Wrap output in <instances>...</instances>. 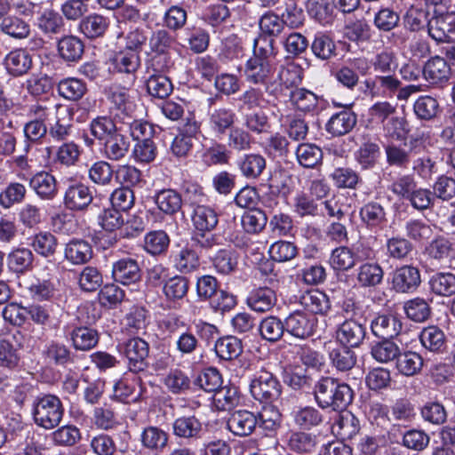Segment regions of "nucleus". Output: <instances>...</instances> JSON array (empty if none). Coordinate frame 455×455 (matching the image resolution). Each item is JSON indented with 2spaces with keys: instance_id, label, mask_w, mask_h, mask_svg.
I'll list each match as a JSON object with an SVG mask.
<instances>
[{
  "instance_id": "nucleus-1",
  "label": "nucleus",
  "mask_w": 455,
  "mask_h": 455,
  "mask_svg": "<svg viewBox=\"0 0 455 455\" xmlns=\"http://www.w3.org/2000/svg\"><path fill=\"white\" fill-rule=\"evenodd\" d=\"M277 53L278 50L272 39L255 38L253 40V54L246 61L244 68L246 81L253 84L264 85L267 92V84L271 82L276 70Z\"/></svg>"
},
{
  "instance_id": "nucleus-2",
  "label": "nucleus",
  "mask_w": 455,
  "mask_h": 455,
  "mask_svg": "<svg viewBox=\"0 0 455 455\" xmlns=\"http://www.w3.org/2000/svg\"><path fill=\"white\" fill-rule=\"evenodd\" d=\"M314 396L322 409L331 408L338 411L345 409L352 403L354 392L347 384L324 377L315 384Z\"/></svg>"
},
{
  "instance_id": "nucleus-3",
  "label": "nucleus",
  "mask_w": 455,
  "mask_h": 455,
  "mask_svg": "<svg viewBox=\"0 0 455 455\" xmlns=\"http://www.w3.org/2000/svg\"><path fill=\"white\" fill-rule=\"evenodd\" d=\"M432 17L427 23L428 35L436 42L455 39V12H449L444 0H425Z\"/></svg>"
},
{
  "instance_id": "nucleus-4",
  "label": "nucleus",
  "mask_w": 455,
  "mask_h": 455,
  "mask_svg": "<svg viewBox=\"0 0 455 455\" xmlns=\"http://www.w3.org/2000/svg\"><path fill=\"white\" fill-rule=\"evenodd\" d=\"M64 415L60 399L54 395H43L36 397L32 403V416L35 423L46 430L57 427Z\"/></svg>"
},
{
  "instance_id": "nucleus-5",
  "label": "nucleus",
  "mask_w": 455,
  "mask_h": 455,
  "mask_svg": "<svg viewBox=\"0 0 455 455\" xmlns=\"http://www.w3.org/2000/svg\"><path fill=\"white\" fill-rule=\"evenodd\" d=\"M250 393L255 400L264 403L276 401L282 393V385L270 371L261 369L251 379Z\"/></svg>"
},
{
  "instance_id": "nucleus-6",
  "label": "nucleus",
  "mask_w": 455,
  "mask_h": 455,
  "mask_svg": "<svg viewBox=\"0 0 455 455\" xmlns=\"http://www.w3.org/2000/svg\"><path fill=\"white\" fill-rule=\"evenodd\" d=\"M303 78L302 68L293 62L288 61L281 65L277 71H275L274 76L267 87V92L269 95L277 96L283 89L298 86Z\"/></svg>"
},
{
  "instance_id": "nucleus-7",
  "label": "nucleus",
  "mask_w": 455,
  "mask_h": 455,
  "mask_svg": "<svg viewBox=\"0 0 455 455\" xmlns=\"http://www.w3.org/2000/svg\"><path fill=\"white\" fill-rule=\"evenodd\" d=\"M93 188L89 185L80 181H73L65 190L64 206L72 212H85L93 201Z\"/></svg>"
},
{
  "instance_id": "nucleus-8",
  "label": "nucleus",
  "mask_w": 455,
  "mask_h": 455,
  "mask_svg": "<svg viewBox=\"0 0 455 455\" xmlns=\"http://www.w3.org/2000/svg\"><path fill=\"white\" fill-rule=\"evenodd\" d=\"M317 319L304 311L296 310L284 319L286 331L294 338L306 339L314 335Z\"/></svg>"
},
{
  "instance_id": "nucleus-9",
  "label": "nucleus",
  "mask_w": 455,
  "mask_h": 455,
  "mask_svg": "<svg viewBox=\"0 0 455 455\" xmlns=\"http://www.w3.org/2000/svg\"><path fill=\"white\" fill-rule=\"evenodd\" d=\"M109 111L115 120L119 123L133 115L135 111V103L130 95L129 90L115 86L110 88L108 94Z\"/></svg>"
},
{
  "instance_id": "nucleus-10",
  "label": "nucleus",
  "mask_w": 455,
  "mask_h": 455,
  "mask_svg": "<svg viewBox=\"0 0 455 455\" xmlns=\"http://www.w3.org/2000/svg\"><path fill=\"white\" fill-rule=\"evenodd\" d=\"M196 293L200 299H208L215 311L221 313L233 309L237 301L236 297L219 286H196Z\"/></svg>"
},
{
  "instance_id": "nucleus-11",
  "label": "nucleus",
  "mask_w": 455,
  "mask_h": 455,
  "mask_svg": "<svg viewBox=\"0 0 455 455\" xmlns=\"http://www.w3.org/2000/svg\"><path fill=\"white\" fill-rule=\"evenodd\" d=\"M124 352L131 371L140 372L147 368V358L149 353V346L147 341L140 338L130 339L124 343Z\"/></svg>"
},
{
  "instance_id": "nucleus-12",
  "label": "nucleus",
  "mask_w": 455,
  "mask_h": 455,
  "mask_svg": "<svg viewBox=\"0 0 455 455\" xmlns=\"http://www.w3.org/2000/svg\"><path fill=\"white\" fill-rule=\"evenodd\" d=\"M110 72L124 74L135 80V74L141 65L140 54L121 49L108 60Z\"/></svg>"
},
{
  "instance_id": "nucleus-13",
  "label": "nucleus",
  "mask_w": 455,
  "mask_h": 455,
  "mask_svg": "<svg viewBox=\"0 0 455 455\" xmlns=\"http://www.w3.org/2000/svg\"><path fill=\"white\" fill-rule=\"evenodd\" d=\"M290 100L297 110L311 115L319 113L324 108L323 99L305 88L291 92Z\"/></svg>"
},
{
  "instance_id": "nucleus-14",
  "label": "nucleus",
  "mask_w": 455,
  "mask_h": 455,
  "mask_svg": "<svg viewBox=\"0 0 455 455\" xmlns=\"http://www.w3.org/2000/svg\"><path fill=\"white\" fill-rule=\"evenodd\" d=\"M29 188L43 201L52 200L58 193L55 177L47 172H38L29 179Z\"/></svg>"
},
{
  "instance_id": "nucleus-15",
  "label": "nucleus",
  "mask_w": 455,
  "mask_h": 455,
  "mask_svg": "<svg viewBox=\"0 0 455 455\" xmlns=\"http://www.w3.org/2000/svg\"><path fill=\"white\" fill-rule=\"evenodd\" d=\"M235 164L243 177L247 180H256L266 169L267 160L259 153H246L240 156Z\"/></svg>"
},
{
  "instance_id": "nucleus-16",
  "label": "nucleus",
  "mask_w": 455,
  "mask_h": 455,
  "mask_svg": "<svg viewBox=\"0 0 455 455\" xmlns=\"http://www.w3.org/2000/svg\"><path fill=\"white\" fill-rule=\"evenodd\" d=\"M114 395L122 402L144 399V389L139 377H124L114 385Z\"/></svg>"
},
{
  "instance_id": "nucleus-17",
  "label": "nucleus",
  "mask_w": 455,
  "mask_h": 455,
  "mask_svg": "<svg viewBox=\"0 0 455 455\" xmlns=\"http://www.w3.org/2000/svg\"><path fill=\"white\" fill-rule=\"evenodd\" d=\"M365 93L371 98L388 97L400 85V81L393 76H375L364 81Z\"/></svg>"
},
{
  "instance_id": "nucleus-18",
  "label": "nucleus",
  "mask_w": 455,
  "mask_h": 455,
  "mask_svg": "<svg viewBox=\"0 0 455 455\" xmlns=\"http://www.w3.org/2000/svg\"><path fill=\"white\" fill-rule=\"evenodd\" d=\"M258 417L246 410L236 411L228 420V428L238 436L250 435L258 425Z\"/></svg>"
},
{
  "instance_id": "nucleus-19",
  "label": "nucleus",
  "mask_w": 455,
  "mask_h": 455,
  "mask_svg": "<svg viewBox=\"0 0 455 455\" xmlns=\"http://www.w3.org/2000/svg\"><path fill=\"white\" fill-rule=\"evenodd\" d=\"M365 337V329L359 323L353 320H346L336 331V339L339 345L356 347Z\"/></svg>"
},
{
  "instance_id": "nucleus-20",
  "label": "nucleus",
  "mask_w": 455,
  "mask_h": 455,
  "mask_svg": "<svg viewBox=\"0 0 455 455\" xmlns=\"http://www.w3.org/2000/svg\"><path fill=\"white\" fill-rule=\"evenodd\" d=\"M117 44L121 49L140 54L148 36L141 28H131L129 30H120L116 35Z\"/></svg>"
},
{
  "instance_id": "nucleus-21",
  "label": "nucleus",
  "mask_w": 455,
  "mask_h": 455,
  "mask_svg": "<svg viewBox=\"0 0 455 455\" xmlns=\"http://www.w3.org/2000/svg\"><path fill=\"white\" fill-rule=\"evenodd\" d=\"M451 75V69L444 58L435 56L424 65L423 76L432 84L446 83Z\"/></svg>"
},
{
  "instance_id": "nucleus-22",
  "label": "nucleus",
  "mask_w": 455,
  "mask_h": 455,
  "mask_svg": "<svg viewBox=\"0 0 455 455\" xmlns=\"http://www.w3.org/2000/svg\"><path fill=\"white\" fill-rule=\"evenodd\" d=\"M402 322L395 315H379L376 316L371 324L372 333L379 338L392 339L402 331Z\"/></svg>"
},
{
  "instance_id": "nucleus-23",
  "label": "nucleus",
  "mask_w": 455,
  "mask_h": 455,
  "mask_svg": "<svg viewBox=\"0 0 455 455\" xmlns=\"http://www.w3.org/2000/svg\"><path fill=\"white\" fill-rule=\"evenodd\" d=\"M235 120V113L228 108H214L208 113L209 128L216 135L225 134L233 126Z\"/></svg>"
},
{
  "instance_id": "nucleus-24",
  "label": "nucleus",
  "mask_w": 455,
  "mask_h": 455,
  "mask_svg": "<svg viewBox=\"0 0 455 455\" xmlns=\"http://www.w3.org/2000/svg\"><path fill=\"white\" fill-rule=\"evenodd\" d=\"M31 54L24 49L10 52L4 58V66L9 74L20 76L27 74L32 68Z\"/></svg>"
},
{
  "instance_id": "nucleus-25",
  "label": "nucleus",
  "mask_w": 455,
  "mask_h": 455,
  "mask_svg": "<svg viewBox=\"0 0 455 455\" xmlns=\"http://www.w3.org/2000/svg\"><path fill=\"white\" fill-rule=\"evenodd\" d=\"M356 122V115L349 109H345L331 116L325 124V130L332 136H342L348 133Z\"/></svg>"
},
{
  "instance_id": "nucleus-26",
  "label": "nucleus",
  "mask_w": 455,
  "mask_h": 455,
  "mask_svg": "<svg viewBox=\"0 0 455 455\" xmlns=\"http://www.w3.org/2000/svg\"><path fill=\"white\" fill-rule=\"evenodd\" d=\"M112 276L120 284H132L140 278V270L134 259H122L114 263Z\"/></svg>"
},
{
  "instance_id": "nucleus-27",
  "label": "nucleus",
  "mask_w": 455,
  "mask_h": 455,
  "mask_svg": "<svg viewBox=\"0 0 455 455\" xmlns=\"http://www.w3.org/2000/svg\"><path fill=\"white\" fill-rule=\"evenodd\" d=\"M193 226L197 232H212L219 223L215 209L204 204H197L192 212Z\"/></svg>"
},
{
  "instance_id": "nucleus-28",
  "label": "nucleus",
  "mask_w": 455,
  "mask_h": 455,
  "mask_svg": "<svg viewBox=\"0 0 455 455\" xmlns=\"http://www.w3.org/2000/svg\"><path fill=\"white\" fill-rule=\"evenodd\" d=\"M359 429V420L348 411L339 412L331 425L332 433L343 440L353 438Z\"/></svg>"
},
{
  "instance_id": "nucleus-29",
  "label": "nucleus",
  "mask_w": 455,
  "mask_h": 455,
  "mask_svg": "<svg viewBox=\"0 0 455 455\" xmlns=\"http://www.w3.org/2000/svg\"><path fill=\"white\" fill-rule=\"evenodd\" d=\"M331 365L339 371H347L356 363L355 353L348 347L337 345L331 347V342L326 344Z\"/></svg>"
},
{
  "instance_id": "nucleus-30",
  "label": "nucleus",
  "mask_w": 455,
  "mask_h": 455,
  "mask_svg": "<svg viewBox=\"0 0 455 455\" xmlns=\"http://www.w3.org/2000/svg\"><path fill=\"white\" fill-rule=\"evenodd\" d=\"M110 20L99 13H92L83 18L79 23V30L88 38L102 36L108 30Z\"/></svg>"
},
{
  "instance_id": "nucleus-31",
  "label": "nucleus",
  "mask_w": 455,
  "mask_h": 455,
  "mask_svg": "<svg viewBox=\"0 0 455 455\" xmlns=\"http://www.w3.org/2000/svg\"><path fill=\"white\" fill-rule=\"evenodd\" d=\"M275 293L267 286H259L253 289L248 296L247 305L256 312H266L275 303Z\"/></svg>"
},
{
  "instance_id": "nucleus-32",
  "label": "nucleus",
  "mask_w": 455,
  "mask_h": 455,
  "mask_svg": "<svg viewBox=\"0 0 455 455\" xmlns=\"http://www.w3.org/2000/svg\"><path fill=\"white\" fill-rule=\"evenodd\" d=\"M203 427L201 421L195 416H182L172 423L173 435L184 439H197Z\"/></svg>"
},
{
  "instance_id": "nucleus-33",
  "label": "nucleus",
  "mask_w": 455,
  "mask_h": 455,
  "mask_svg": "<svg viewBox=\"0 0 455 455\" xmlns=\"http://www.w3.org/2000/svg\"><path fill=\"white\" fill-rule=\"evenodd\" d=\"M67 260L75 265L84 264L92 258V248L91 244L82 239L69 241L64 251Z\"/></svg>"
},
{
  "instance_id": "nucleus-34",
  "label": "nucleus",
  "mask_w": 455,
  "mask_h": 455,
  "mask_svg": "<svg viewBox=\"0 0 455 455\" xmlns=\"http://www.w3.org/2000/svg\"><path fill=\"white\" fill-rule=\"evenodd\" d=\"M154 200L159 211L167 215L177 213L182 206L181 195L172 188L157 191Z\"/></svg>"
},
{
  "instance_id": "nucleus-35",
  "label": "nucleus",
  "mask_w": 455,
  "mask_h": 455,
  "mask_svg": "<svg viewBox=\"0 0 455 455\" xmlns=\"http://www.w3.org/2000/svg\"><path fill=\"white\" fill-rule=\"evenodd\" d=\"M299 303L314 314H323L330 308L329 298L317 288L303 291L299 297Z\"/></svg>"
},
{
  "instance_id": "nucleus-36",
  "label": "nucleus",
  "mask_w": 455,
  "mask_h": 455,
  "mask_svg": "<svg viewBox=\"0 0 455 455\" xmlns=\"http://www.w3.org/2000/svg\"><path fill=\"white\" fill-rule=\"evenodd\" d=\"M118 120L108 116L94 118L90 124L91 134L100 141H106L110 137L123 131L122 124L117 125Z\"/></svg>"
},
{
  "instance_id": "nucleus-37",
  "label": "nucleus",
  "mask_w": 455,
  "mask_h": 455,
  "mask_svg": "<svg viewBox=\"0 0 455 455\" xmlns=\"http://www.w3.org/2000/svg\"><path fill=\"white\" fill-rule=\"evenodd\" d=\"M260 36L258 38L272 39L275 43V37H277L284 29L282 17L273 11H267L263 13L259 20Z\"/></svg>"
},
{
  "instance_id": "nucleus-38",
  "label": "nucleus",
  "mask_w": 455,
  "mask_h": 455,
  "mask_svg": "<svg viewBox=\"0 0 455 455\" xmlns=\"http://www.w3.org/2000/svg\"><path fill=\"white\" fill-rule=\"evenodd\" d=\"M72 345L76 350L87 351L93 348L99 342L100 336L96 330L86 327H76L70 332Z\"/></svg>"
},
{
  "instance_id": "nucleus-39",
  "label": "nucleus",
  "mask_w": 455,
  "mask_h": 455,
  "mask_svg": "<svg viewBox=\"0 0 455 455\" xmlns=\"http://www.w3.org/2000/svg\"><path fill=\"white\" fill-rule=\"evenodd\" d=\"M37 28L46 35L60 34L64 30L62 16L53 9H44L36 19Z\"/></svg>"
},
{
  "instance_id": "nucleus-40",
  "label": "nucleus",
  "mask_w": 455,
  "mask_h": 455,
  "mask_svg": "<svg viewBox=\"0 0 455 455\" xmlns=\"http://www.w3.org/2000/svg\"><path fill=\"white\" fill-rule=\"evenodd\" d=\"M169 435L157 427H148L143 429L140 435V441L143 447L162 452L167 446Z\"/></svg>"
},
{
  "instance_id": "nucleus-41",
  "label": "nucleus",
  "mask_w": 455,
  "mask_h": 455,
  "mask_svg": "<svg viewBox=\"0 0 455 455\" xmlns=\"http://www.w3.org/2000/svg\"><path fill=\"white\" fill-rule=\"evenodd\" d=\"M84 48L81 39L75 36H63L58 42L60 56L69 62L79 60L83 56Z\"/></svg>"
},
{
  "instance_id": "nucleus-42",
  "label": "nucleus",
  "mask_w": 455,
  "mask_h": 455,
  "mask_svg": "<svg viewBox=\"0 0 455 455\" xmlns=\"http://www.w3.org/2000/svg\"><path fill=\"white\" fill-rule=\"evenodd\" d=\"M395 367L402 375L411 377L421 371L423 367V358L416 352H400V355L396 358Z\"/></svg>"
},
{
  "instance_id": "nucleus-43",
  "label": "nucleus",
  "mask_w": 455,
  "mask_h": 455,
  "mask_svg": "<svg viewBox=\"0 0 455 455\" xmlns=\"http://www.w3.org/2000/svg\"><path fill=\"white\" fill-rule=\"evenodd\" d=\"M291 208L300 218L315 217L319 214V206L315 200L304 191H299L293 196Z\"/></svg>"
},
{
  "instance_id": "nucleus-44",
  "label": "nucleus",
  "mask_w": 455,
  "mask_h": 455,
  "mask_svg": "<svg viewBox=\"0 0 455 455\" xmlns=\"http://www.w3.org/2000/svg\"><path fill=\"white\" fill-rule=\"evenodd\" d=\"M130 142L118 132L104 141L103 155L111 161H119L123 159L129 151Z\"/></svg>"
},
{
  "instance_id": "nucleus-45",
  "label": "nucleus",
  "mask_w": 455,
  "mask_h": 455,
  "mask_svg": "<svg viewBox=\"0 0 455 455\" xmlns=\"http://www.w3.org/2000/svg\"><path fill=\"white\" fill-rule=\"evenodd\" d=\"M199 259L198 251L190 243L180 249L174 256V266L180 272L188 273L199 267Z\"/></svg>"
},
{
  "instance_id": "nucleus-46",
  "label": "nucleus",
  "mask_w": 455,
  "mask_h": 455,
  "mask_svg": "<svg viewBox=\"0 0 455 455\" xmlns=\"http://www.w3.org/2000/svg\"><path fill=\"white\" fill-rule=\"evenodd\" d=\"M400 351V347L391 339H383L382 341L376 342L371 346V355L377 362L387 363L396 360Z\"/></svg>"
},
{
  "instance_id": "nucleus-47",
  "label": "nucleus",
  "mask_w": 455,
  "mask_h": 455,
  "mask_svg": "<svg viewBox=\"0 0 455 455\" xmlns=\"http://www.w3.org/2000/svg\"><path fill=\"white\" fill-rule=\"evenodd\" d=\"M440 111L437 100L429 95L419 96L413 104V112L419 120L431 121Z\"/></svg>"
},
{
  "instance_id": "nucleus-48",
  "label": "nucleus",
  "mask_w": 455,
  "mask_h": 455,
  "mask_svg": "<svg viewBox=\"0 0 455 455\" xmlns=\"http://www.w3.org/2000/svg\"><path fill=\"white\" fill-rule=\"evenodd\" d=\"M317 444L316 435L306 432H291L288 439L290 450L298 453L314 452Z\"/></svg>"
},
{
  "instance_id": "nucleus-49",
  "label": "nucleus",
  "mask_w": 455,
  "mask_h": 455,
  "mask_svg": "<svg viewBox=\"0 0 455 455\" xmlns=\"http://www.w3.org/2000/svg\"><path fill=\"white\" fill-rule=\"evenodd\" d=\"M18 220L25 228H36L44 223L45 214L39 205L27 203L20 209Z\"/></svg>"
},
{
  "instance_id": "nucleus-50",
  "label": "nucleus",
  "mask_w": 455,
  "mask_h": 455,
  "mask_svg": "<svg viewBox=\"0 0 455 455\" xmlns=\"http://www.w3.org/2000/svg\"><path fill=\"white\" fill-rule=\"evenodd\" d=\"M78 279L79 284H100L102 283V275L100 271L93 267H86L77 273L74 270H63L61 279H58V283L60 282H71Z\"/></svg>"
},
{
  "instance_id": "nucleus-51",
  "label": "nucleus",
  "mask_w": 455,
  "mask_h": 455,
  "mask_svg": "<svg viewBox=\"0 0 455 455\" xmlns=\"http://www.w3.org/2000/svg\"><path fill=\"white\" fill-rule=\"evenodd\" d=\"M361 220L370 228H379L386 221V212L382 205L376 202L364 204L360 210Z\"/></svg>"
},
{
  "instance_id": "nucleus-52",
  "label": "nucleus",
  "mask_w": 455,
  "mask_h": 455,
  "mask_svg": "<svg viewBox=\"0 0 455 455\" xmlns=\"http://www.w3.org/2000/svg\"><path fill=\"white\" fill-rule=\"evenodd\" d=\"M306 9L308 15L320 24L327 25L333 20V8L327 0H307Z\"/></svg>"
},
{
  "instance_id": "nucleus-53",
  "label": "nucleus",
  "mask_w": 455,
  "mask_h": 455,
  "mask_svg": "<svg viewBox=\"0 0 455 455\" xmlns=\"http://www.w3.org/2000/svg\"><path fill=\"white\" fill-rule=\"evenodd\" d=\"M57 88L60 95L69 100H80L87 91L85 83L76 77L60 80Z\"/></svg>"
},
{
  "instance_id": "nucleus-54",
  "label": "nucleus",
  "mask_w": 455,
  "mask_h": 455,
  "mask_svg": "<svg viewBox=\"0 0 455 455\" xmlns=\"http://www.w3.org/2000/svg\"><path fill=\"white\" fill-rule=\"evenodd\" d=\"M429 14H432V12H428L425 4H413L406 12L405 24L411 31H418L426 26L427 27L430 19L428 18Z\"/></svg>"
},
{
  "instance_id": "nucleus-55",
  "label": "nucleus",
  "mask_w": 455,
  "mask_h": 455,
  "mask_svg": "<svg viewBox=\"0 0 455 455\" xmlns=\"http://www.w3.org/2000/svg\"><path fill=\"white\" fill-rule=\"evenodd\" d=\"M453 243L444 236L432 240L424 250V254L430 259L442 261L451 257Z\"/></svg>"
},
{
  "instance_id": "nucleus-56",
  "label": "nucleus",
  "mask_w": 455,
  "mask_h": 455,
  "mask_svg": "<svg viewBox=\"0 0 455 455\" xmlns=\"http://www.w3.org/2000/svg\"><path fill=\"white\" fill-rule=\"evenodd\" d=\"M242 351L241 340L234 336L220 338L215 344V352L223 360L235 359L240 355Z\"/></svg>"
},
{
  "instance_id": "nucleus-57",
  "label": "nucleus",
  "mask_w": 455,
  "mask_h": 455,
  "mask_svg": "<svg viewBox=\"0 0 455 455\" xmlns=\"http://www.w3.org/2000/svg\"><path fill=\"white\" fill-rule=\"evenodd\" d=\"M299 164L305 168H314L323 158L322 149L315 144L302 143L296 150Z\"/></svg>"
},
{
  "instance_id": "nucleus-58",
  "label": "nucleus",
  "mask_w": 455,
  "mask_h": 455,
  "mask_svg": "<svg viewBox=\"0 0 455 455\" xmlns=\"http://www.w3.org/2000/svg\"><path fill=\"white\" fill-rule=\"evenodd\" d=\"M323 415L313 406H305L293 412L295 424L303 429H310L323 422Z\"/></svg>"
},
{
  "instance_id": "nucleus-59",
  "label": "nucleus",
  "mask_w": 455,
  "mask_h": 455,
  "mask_svg": "<svg viewBox=\"0 0 455 455\" xmlns=\"http://www.w3.org/2000/svg\"><path fill=\"white\" fill-rule=\"evenodd\" d=\"M123 131L128 132L134 140L140 141L150 138L154 132L153 126L146 121L136 119L133 115L120 123Z\"/></svg>"
},
{
  "instance_id": "nucleus-60",
  "label": "nucleus",
  "mask_w": 455,
  "mask_h": 455,
  "mask_svg": "<svg viewBox=\"0 0 455 455\" xmlns=\"http://www.w3.org/2000/svg\"><path fill=\"white\" fill-rule=\"evenodd\" d=\"M83 152L82 148L74 141L62 143L56 150L55 160L66 167L76 165Z\"/></svg>"
},
{
  "instance_id": "nucleus-61",
  "label": "nucleus",
  "mask_w": 455,
  "mask_h": 455,
  "mask_svg": "<svg viewBox=\"0 0 455 455\" xmlns=\"http://www.w3.org/2000/svg\"><path fill=\"white\" fill-rule=\"evenodd\" d=\"M0 28L3 33L16 39L26 38L30 33L28 23L16 16L4 18Z\"/></svg>"
},
{
  "instance_id": "nucleus-62",
  "label": "nucleus",
  "mask_w": 455,
  "mask_h": 455,
  "mask_svg": "<svg viewBox=\"0 0 455 455\" xmlns=\"http://www.w3.org/2000/svg\"><path fill=\"white\" fill-rule=\"evenodd\" d=\"M379 156V147L371 140H365L355 153L356 162L363 169L374 166Z\"/></svg>"
},
{
  "instance_id": "nucleus-63",
  "label": "nucleus",
  "mask_w": 455,
  "mask_h": 455,
  "mask_svg": "<svg viewBox=\"0 0 455 455\" xmlns=\"http://www.w3.org/2000/svg\"><path fill=\"white\" fill-rule=\"evenodd\" d=\"M33 260L34 255L29 249L19 248L9 254L8 267L12 271L21 274L31 267Z\"/></svg>"
},
{
  "instance_id": "nucleus-64",
  "label": "nucleus",
  "mask_w": 455,
  "mask_h": 455,
  "mask_svg": "<svg viewBox=\"0 0 455 455\" xmlns=\"http://www.w3.org/2000/svg\"><path fill=\"white\" fill-rule=\"evenodd\" d=\"M259 332L261 337L270 342L279 340L283 331H286L284 321L282 322L275 316H267L264 318L259 324Z\"/></svg>"
}]
</instances>
